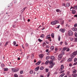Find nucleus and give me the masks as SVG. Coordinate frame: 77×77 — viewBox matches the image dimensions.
<instances>
[{"label":"nucleus","mask_w":77,"mask_h":77,"mask_svg":"<svg viewBox=\"0 0 77 77\" xmlns=\"http://www.w3.org/2000/svg\"><path fill=\"white\" fill-rule=\"evenodd\" d=\"M66 5L68 7L69 6V5H70V4L69 3H66Z\"/></svg>","instance_id":"58836bf2"},{"label":"nucleus","mask_w":77,"mask_h":77,"mask_svg":"<svg viewBox=\"0 0 77 77\" xmlns=\"http://www.w3.org/2000/svg\"><path fill=\"white\" fill-rule=\"evenodd\" d=\"M13 43H14V46H15V45H16L17 43L15 41H14L13 42Z\"/></svg>","instance_id":"e433bc0d"},{"label":"nucleus","mask_w":77,"mask_h":77,"mask_svg":"<svg viewBox=\"0 0 77 77\" xmlns=\"http://www.w3.org/2000/svg\"><path fill=\"white\" fill-rule=\"evenodd\" d=\"M48 62H49V60H47V61L45 62V64H46V65H48Z\"/></svg>","instance_id":"2f4dec72"},{"label":"nucleus","mask_w":77,"mask_h":77,"mask_svg":"<svg viewBox=\"0 0 77 77\" xmlns=\"http://www.w3.org/2000/svg\"><path fill=\"white\" fill-rule=\"evenodd\" d=\"M77 54V51H75L74 52L72 53L70 55V57L72 59H73L75 56Z\"/></svg>","instance_id":"f257e3e1"},{"label":"nucleus","mask_w":77,"mask_h":77,"mask_svg":"<svg viewBox=\"0 0 77 77\" xmlns=\"http://www.w3.org/2000/svg\"><path fill=\"white\" fill-rule=\"evenodd\" d=\"M29 58V56H27L26 57V59H27Z\"/></svg>","instance_id":"69168bd1"},{"label":"nucleus","mask_w":77,"mask_h":77,"mask_svg":"<svg viewBox=\"0 0 77 77\" xmlns=\"http://www.w3.org/2000/svg\"><path fill=\"white\" fill-rule=\"evenodd\" d=\"M64 66H63V65H62L61 66H60V68L59 69V71H62L63 70V69H64Z\"/></svg>","instance_id":"423d86ee"},{"label":"nucleus","mask_w":77,"mask_h":77,"mask_svg":"<svg viewBox=\"0 0 77 77\" xmlns=\"http://www.w3.org/2000/svg\"><path fill=\"white\" fill-rule=\"evenodd\" d=\"M43 56H44V55H43V54H41L39 55V57L40 59H42Z\"/></svg>","instance_id":"9d476101"},{"label":"nucleus","mask_w":77,"mask_h":77,"mask_svg":"<svg viewBox=\"0 0 77 77\" xmlns=\"http://www.w3.org/2000/svg\"><path fill=\"white\" fill-rule=\"evenodd\" d=\"M51 37L52 38H54V33H52L51 34Z\"/></svg>","instance_id":"a211bd4d"},{"label":"nucleus","mask_w":77,"mask_h":77,"mask_svg":"<svg viewBox=\"0 0 77 77\" xmlns=\"http://www.w3.org/2000/svg\"><path fill=\"white\" fill-rule=\"evenodd\" d=\"M73 7L74 8V9H75V10H77V5L75 6L74 7Z\"/></svg>","instance_id":"c756f323"},{"label":"nucleus","mask_w":77,"mask_h":77,"mask_svg":"<svg viewBox=\"0 0 77 77\" xmlns=\"http://www.w3.org/2000/svg\"><path fill=\"white\" fill-rule=\"evenodd\" d=\"M53 62V60H52L50 61V62H49V63L50 64H51L50 65H51V64H52Z\"/></svg>","instance_id":"72a5a7b5"},{"label":"nucleus","mask_w":77,"mask_h":77,"mask_svg":"<svg viewBox=\"0 0 77 77\" xmlns=\"http://www.w3.org/2000/svg\"><path fill=\"white\" fill-rule=\"evenodd\" d=\"M50 35H48L46 37V39H48V38H50Z\"/></svg>","instance_id":"dca6fc26"},{"label":"nucleus","mask_w":77,"mask_h":77,"mask_svg":"<svg viewBox=\"0 0 77 77\" xmlns=\"http://www.w3.org/2000/svg\"><path fill=\"white\" fill-rule=\"evenodd\" d=\"M43 45H45V44H46V43H45V42H44L43 43Z\"/></svg>","instance_id":"052dcab7"},{"label":"nucleus","mask_w":77,"mask_h":77,"mask_svg":"<svg viewBox=\"0 0 77 77\" xmlns=\"http://www.w3.org/2000/svg\"><path fill=\"white\" fill-rule=\"evenodd\" d=\"M62 54H60L58 55V59L59 60H61V59H62Z\"/></svg>","instance_id":"20e7f679"},{"label":"nucleus","mask_w":77,"mask_h":77,"mask_svg":"<svg viewBox=\"0 0 77 77\" xmlns=\"http://www.w3.org/2000/svg\"><path fill=\"white\" fill-rule=\"evenodd\" d=\"M68 34L69 36H72L73 35L72 32L71 31H68Z\"/></svg>","instance_id":"39448f33"},{"label":"nucleus","mask_w":77,"mask_h":77,"mask_svg":"<svg viewBox=\"0 0 77 77\" xmlns=\"http://www.w3.org/2000/svg\"><path fill=\"white\" fill-rule=\"evenodd\" d=\"M62 6H65V3H63L62 4Z\"/></svg>","instance_id":"603ef678"},{"label":"nucleus","mask_w":77,"mask_h":77,"mask_svg":"<svg viewBox=\"0 0 77 77\" xmlns=\"http://www.w3.org/2000/svg\"><path fill=\"white\" fill-rule=\"evenodd\" d=\"M38 41H39V42H41V41H42V40L40 39V38L38 39Z\"/></svg>","instance_id":"79ce46f5"},{"label":"nucleus","mask_w":77,"mask_h":77,"mask_svg":"<svg viewBox=\"0 0 77 77\" xmlns=\"http://www.w3.org/2000/svg\"><path fill=\"white\" fill-rule=\"evenodd\" d=\"M31 57L32 59H34V55H33V54H31Z\"/></svg>","instance_id":"5701e85b"},{"label":"nucleus","mask_w":77,"mask_h":77,"mask_svg":"<svg viewBox=\"0 0 77 77\" xmlns=\"http://www.w3.org/2000/svg\"><path fill=\"white\" fill-rule=\"evenodd\" d=\"M40 37L42 38H44V35L42 34L40 35Z\"/></svg>","instance_id":"bb28decb"},{"label":"nucleus","mask_w":77,"mask_h":77,"mask_svg":"<svg viewBox=\"0 0 77 77\" xmlns=\"http://www.w3.org/2000/svg\"><path fill=\"white\" fill-rule=\"evenodd\" d=\"M26 8H27V7H26L24 8L22 10V12H23L24 11V10H25V9H26Z\"/></svg>","instance_id":"a19ab883"},{"label":"nucleus","mask_w":77,"mask_h":77,"mask_svg":"<svg viewBox=\"0 0 77 77\" xmlns=\"http://www.w3.org/2000/svg\"><path fill=\"white\" fill-rule=\"evenodd\" d=\"M74 7H72L70 8V11H72V10H73V9H74Z\"/></svg>","instance_id":"393cba45"},{"label":"nucleus","mask_w":77,"mask_h":77,"mask_svg":"<svg viewBox=\"0 0 77 77\" xmlns=\"http://www.w3.org/2000/svg\"><path fill=\"white\" fill-rule=\"evenodd\" d=\"M19 68H12V70L13 72H18V71H19Z\"/></svg>","instance_id":"f03ea898"},{"label":"nucleus","mask_w":77,"mask_h":77,"mask_svg":"<svg viewBox=\"0 0 77 77\" xmlns=\"http://www.w3.org/2000/svg\"><path fill=\"white\" fill-rule=\"evenodd\" d=\"M50 74H51V73H50V72H48V75H47V77H49L50 76Z\"/></svg>","instance_id":"b1692460"},{"label":"nucleus","mask_w":77,"mask_h":77,"mask_svg":"<svg viewBox=\"0 0 77 77\" xmlns=\"http://www.w3.org/2000/svg\"><path fill=\"white\" fill-rule=\"evenodd\" d=\"M25 46L27 47H29V44L27 43H26L25 44Z\"/></svg>","instance_id":"c9c22d12"},{"label":"nucleus","mask_w":77,"mask_h":77,"mask_svg":"<svg viewBox=\"0 0 77 77\" xmlns=\"http://www.w3.org/2000/svg\"><path fill=\"white\" fill-rule=\"evenodd\" d=\"M50 59L49 56H47L46 57V60H48V59Z\"/></svg>","instance_id":"473e14b6"},{"label":"nucleus","mask_w":77,"mask_h":77,"mask_svg":"<svg viewBox=\"0 0 77 77\" xmlns=\"http://www.w3.org/2000/svg\"><path fill=\"white\" fill-rule=\"evenodd\" d=\"M46 52H48V49L46 50Z\"/></svg>","instance_id":"bf43d9fd"},{"label":"nucleus","mask_w":77,"mask_h":77,"mask_svg":"<svg viewBox=\"0 0 77 77\" xmlns=\"http://www.w3.org/2000/svg\"><path fill=\"white\" fill-rule=\"evenodd\" d=\"M33 70H31L30 72L29 73L32 74H33Z\"/></svg>","instance_id":"c03bdc74"},{"label":"nucleus","mask_w":77,"mask_h":77,"mask_svg":"<svg viewBox=\"0 0 77 77\" xmlns=\"http://www.w3.org/2000/svg\"><path fill=\"white\" fill-rule=\"evenodd\" d=\"M75 37H77V33L76 32L75 33Z\"/></svg>","instance_id":"37998d69"},{"label":"nucleus","mask_w":77,"mask_h":77,"mask_svg":"<svg viewBox=\"0 0 77 77\" xmlns=\"http://www.w3.org/2000/svg\"><path fill=\"white\" fill-rule=\"evenodd\" d=\"M60 40V35H59L58 36V41H59Z\"/></svg>","instance_id":"49530a36"},{"label":"nucleus","mask_w":77,"mask_h":77,"mask_svg":"<svg viewBox=\"0 0 77 77\" xmlns=\"http://www.w3.org/2000/svg\"><path fill=\"white\" fill-rule=\"evenodd\" d=\"M69 51V48H68L66 50V51Z\"/></svg>","instance_id":"5fc2aeb1"},{"label":"nucleus","mask_w":77,"mask_h":77,"mask_svg":"<svg viewBox=\"0 0 77 77\" xmlns=\"http://www.w3.org/2000/svg\"><path fill=\"white\" fill-rule=\"evenodd\" d=\"M45 69L46 71V72H48L49 71L48 69Z\"/></svg>","instance_id":"cd10ccee"},{"label":"nucleus","mask_w":77,"mask_h":77,"mask_svg":"<svg viewBox=\"0 0 77 77\" xmlns=\"http://www.w3.org/2000/svg\"><path fill=\"white\" fill-rule=\"evenodd\" d=\"M65 72V70H63V71H61L60 72V74H63V73Z\"/></svg>","instance_id":"7c9ffc66"},{"label":"nucleus","mask_w":77,"mask_h":77,"mask_svg":"<svg viewBox=\"0 0 77 77\" xmlns=\"http://www.w3.org/2000/svg\"><path fill=\"white\" fill-rule=\"evenodd\" d=\"M72 58H69L67 60V62H72Z\"/></svg>","instance_id":"6e6552de"},{"label":"nucleus","mask_w":77,"mask_h":77,"mask_svg":"<svg viewBox=\"0 0 77 77\" xmlns=\"http://www.w3.org/2000/svg\"><path fill=\"white\" fill-rule=\"evenodd\" d=\"M12 27H13V28H15V25H13V26H12Z\"/></svg>","instance_id":"338daca9"},{"label":"nucleus","mask_w":77,"mask_h":77,"mask_svg":"<svg viewBox=\"0 0 77 77\" xmlns=\"http://www.w3.org/2000/svg\"><path fill=\"white\" fill-rule=\"evenodd\" d=\"M74 17H77V15L76 14L74 16Z\"/></svg>","instance_id":"0e129e2a"},{"label":"nucleus","mask_w":77,"mask_h":77,"mask_svg":"<svg viewBox=\"0 0 77 77\" xmlns=\"http://www.w3.org/2000/svg\"><path fill=\"white\" fill-rule=\"evenodd\" d=\"M59 23L58 21L57 20H55L54 21H53L51 22V24L52 25H55V24H57Z\"/></svg>","instance_id":"7ed1b4c3"},{"label":"nucleus","mask_w":77,"mask_h":77,"mask_svg":"<svg viewBox=\"0 0 77 77\" xmlns=\"http://www.w3.org/2000/svg\"><path fill=\"white\" fill-rule=\"evenodd\" d=\"M72 75L73 77H76L77 76V74H72Z\"/></svg>","instance_id":"aec40b11"},{"label":"nucleus","mask_w":77,"mask_h":77,"mask_svg":"<svg viewBox=\"0 0 77 77\" xmlns=\"http://www.w3.org/2000/svg\"><path fill=\"white\" fill-rule=\"evenodd\" d=\"M75 42H77V38H76L75 39Z\"/></svg>","instance_id":"864d4df0"},{"label":"nucleus","mask_w":77,"mask_h":77,"mask_svg":"<svg viewBox=\"0 0 77 77\" xmlns=\"http://www.w3.org/2000/svg\"><path fill=\"white\" fill-rule=\"evenodd\" d=\"M77 60V58H75L74 59V62H75Z\"/></svg>","instance_id":"4c0bfd02"},{"label":"nucleus","mask_w":77,"mask_h":77,"mask_svg":"<svg viewBox=\"0 0 77 77\" xmlns=\"http://www.w3.org/2000/svg\"><path fill=\"white\" fill-rule=\"evenodd\" d=\"M39 69V67L38 66L35 69V71H37L38 69Z\"/></svg>","instance_id":"6ab92c4d"},{"label":"nucleus","mask_w":77,"mask_h":77,"mask_svg":"<svg viewBox=\"0 0 77 77\" xmlns=\"http://www.w3.org/2000/svg\"><path fill=\"white\" fill-rule=\"evenodd\" d=\"M44 69V68L42 67V66H41L40 68V70H42L43 69Z\"/></svg>","instance_id":"f704fd0d"},{"label":"nucleus","mask_w":77,"mask_h":77,"mask_svg":"<svg viewBox=\"0 0 77 77\" xmlns=\"http://www.w3.org/2000/svg\"><path fill=\"white\" fill-rule=\"evenodd\" d=\"M51 59L52 60H54L55 59V57L54 56H51Z\"/></svg>","instance_id":"f8f14e48"},{"label":"nucleus","mask_w":77,"mask_h":77,"mask_svg":"<svg viewBox=\"0 0 77 77\" xmlns=\"http://www.w3.org/2000/svg\"><path fill=\"white\" fill-rule=\"evenodd\" d=\"M66 49V48L65 47L63 48L62 51V53H63V54H64V51H65Z\"/></svg>","instance_id":"ddd939ff"},{"label":"nucleus","mask_w":77,"mask_h":77,"mask_svg":"<svg viewBox=\"0 0 77 77\" xmlns=\"http://www.w3.org/2000/svg\"><path fill=\"white\" fill-rule=\"evenodd\" d=\"M65 45H67L68 44V43H67L66 42H65Z\"/></svg>","instance_id":"680f3d73"},{"label":"nucleus","mask_w":77,"mask_h":77,"mask_svg":"<svg viewBox=\"0 0 77 77\" xmlns=\"http://www.w3.org/2000/svg\"><path fill=\"white\" fill-rule=\"evenodd\" d=\"M69 66H72V64L70 63L69 65Z\"/></svg>","instance_id":"4d7b16f0"},{"label":"nucleus","mask_w":77,"mask_h":77,"mask_svg":"<svg viewBox=\"0 0 77 77\" xmlns=\"http://www.w3.org/2000/svg\"><path fill=\"white\" fill-rule=\"evenodd\" d=\"M54 46H52L51 47V50H54Z\"/></svg>","instance_id":"c85d7f7f"},{"label":"nucleus","mask_w":77,"mask_h":77,"mask_svg":"<svg viewBox=\"0 0 77 77\" xmlns=\"http://www.w3.org/2000/svg\"><path fill=\"white\" fill-rule=\"evenodd\" d=\"M8 42H6V43L5 45V46H7V45H8Z\"/></svg>","instance_id":"3c124183"},{"label":"nucleus","mask_w":77,"mask_h":77,"mask_svg":"<svg viewBox=\"0 0 77 77\" xmlns=\"http://www.w3.org/2000/svg\"><path fill=\"white\" fill-rule=\"evenodd\" d=\"M67 74H69V72H67Z\"/></svg>","instance_id":"e2e57ef3"},{"label":"nucleus","mask_w":77,"mask_h":77,"mask_svg":"<svg viewBox=\"0 0 77 77\" xmlns=\"http://www.w3.org/2000/svg\"><path fill=\"white\" fill-rule=\"evenodd\" d=\"M70 40H71V41H73V40H74L72 38H70Z\"/></svg>","instance_id":"09e8293b"},{"label":"nucleus","mask_w":77,"mask_h":77,"mask_svg":"<svg viewBox=\"0 0 77 77\" xmlns=\"http://www.w3.org/2000/svg\"><path fill=\"white\" fill-rule=\"evenodd\" d=\"M56 12H60V13H61L62 12L61 11H60V9H57L56 10Z\"/></svg>","instance_id":"2eb2a0df"},{"label":"nucleus","mask_w":77,"mask_h":77,"mask_svg":"<svg viewBox=\"0 0 77 77\" xmlns=\"http://www.w3.org/2000/svg\"><path fill=\"white\" fill-rule=\"evenodd\" d=\"M41 60H39L37 63H35V65H39L41 63Z\"/></svg>","instance_id":"9b49d317"},{"label":"nucleus","mask_w":77,"mask_h":77,"mask_svg":"<svg viewBox=\"0 0 77 77\" xmlns=\"http://www.w3.org/2000/svg\"><path fill=\"white\" fill-rule=\"evenodd\" d=\"M1 66L2 67V68H3V67H5V64L3 63H2Z\"/></svg>","instance_id":"4be33fe9"},{"label":"nucleus","mask_w":77,"mask_h":77,"mask_svg":"<svg viewBox=\"0 0 77 77\" xmlns=\"http://www.w3.org/2000/svg\"><path fill=\"white\" fill-rule=\"evenodd\" d=\"M55 63H52L51 64V65H54Z\"/></svg>","instance_id":"13d9d810"},{"label":"nucleus","mask_w":77,"mask_h":77,"mask_svg":"<svg viewBox=\"0 0 77 77\" xmlns=\"http://www.w3.org/2000/svg\"><path fill=\"white\" fill-rule=\"evenodd\" d=\"M64 21L63 20H61L60 22L61 24L62 25V24H63L64 23Z\"/></svg>","instance_id":"412c9836"},{"label":"nucleus","mask_w":77,"mask_h":77,"mask_svg":"<svg viewBox=\"0 0 77 77\" xmlns=\"http://www.w3.org/2000/svg\"><path fill=\"white\" fill-rule=\"evenodd\" d=\"M23 71H21L20 72V74H23Z\"/></svg>","instance_id":"8fccbe9b"},{"label":"nucleus","mask_w":77,"mask_h":77,"mask_svg":"<svg viewBox=\"0 0 77 77\" xmlns=\"http://www.w3.org/2000/svg\"><path fill=\"white\" fill-rule=\"evenodd\" d=\"M14 76L15 77H18V75H17V74H15L14 75Z\"/></svg>","instance_id":"ea45409f"},{"label":"nucleus","mask_w":77,"mask_h":77,"mask_svg":"<svg viewBox=\"0 0 77 77\" xmlns=\"http://www.w3.org/2000/svg\"><path fill=\"white\" fill-rule=\"evenodd\" d=\"M44 77V76L42 75H41L40 76V77Z\"/></svg>","instance_id":"774afa93"},{"label":"nucleus","mask_w":77,"mask_h":77,"mask_svg":"<svg viewBox=\"0 0 77 77\" xmlns=\"http://www.w3.org/2000/svg\"><path fill=\"white\" fill-rule=\"evenodd\" d=\"M65 73H63L62 74H61V75H60L59 77H62L63 76H64V75H65Z\"/></svg>","instance_id":"a878e982"},{"label":"nucleus","mask_w":77,"mask_h":77,"mask_svg":"<svg viewBox=\"0 0 77 77\" xmlns=\"http://www.w3.org/2000/svg\"><path fill=\"white\" fill-rule=\"evenodd\" d=\"M53 65H51L49 66V68H53Z\"/></svg>","instance_id":"6e6d98bb"},{"label":"nucleus","mask_w":77,"mask_h":77,"mask_svg":"<svg viewBox=\"0 0 77 77\" xmlns=\"http://www.w3.org/2000/svg\"><path fill=\"white\" fill-rule=\"evenodd\" d=\"M72 72L73 74H75L77 72V70L74 69L72 70Z\"/></svg>","instance_id":"0eeeda50"},{"label":"nucleus","mask_w":77,"mask_h":77,"mask_svg":"<svg viewBox=\"0 0 77 77\" xmlns=\"http://www.w3.org/2000/svg\"><path fill=\"white\" fill-rule=\"evenodd\" d=\"M72 14L75 15V14H76V11H75V10L72 11Z\"/></svg>","instance_id":"4468645a"},{"label":"nucleus","mask_w":77,"mask_h":77,"mask_svg":"<svg viewBox=\"0 0 77 77\" xmlns=\"http://www.w3.org/2000/svg\"><path fill=\"white\" fill-rule=\"evenodd\" d=\"M60 32H62V33H64L65 30V29H61L60 30Z\"/></svg>","instance_id":"1a4fd4ad"},{"label":"nucleus","mask_w":77,"mask_h":77,"mask_svg":"<svg viewBox=\"0 0 77 77\" xmlns=\"http://www.w3.org/2000/svg\"><path fill=\"white\" fill-rule=\"evenodd\" d=\"M77 26V23L75 24L74 25V27H76Z\"/></svg>","instance_id":"de8ad7c7"},{"label":"nucleus","mask_w":77,"mask_h":77,"mask_svg":"<svg viewBox=\"0 0 77 77\" xmlns=\"http://www.w3.org/2000/svg\"><path fill=\"white\" fill-rule=\"evenodd\" d=\"M77 65V62L73 64V65Z\"/></svg>","instance_id":"a18cd8bd"},{"label":"nucleus","mask_w":77,"mask_h":77,"mask_svg":"<svg viewBox=\"0 0 77 77\" xmlns=\"http://www.w3.org/2000/svg\"><path fill=\"white\" fill-rule=\"evenodd\" d=\"M4 71H8V68H4Z\"/></svg>","instance_id":"f3484780"}]
</instances>
